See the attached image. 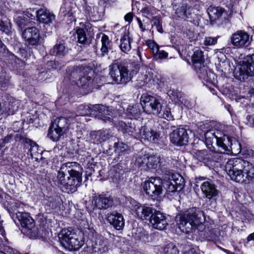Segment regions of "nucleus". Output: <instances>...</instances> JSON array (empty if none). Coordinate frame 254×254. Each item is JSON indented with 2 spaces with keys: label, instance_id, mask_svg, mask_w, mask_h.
<instances>
[{
  "label": "nucleus",
  "instance_id": "nucleus-1",
  "mask_svg": "<svg viewBox=\"0 0 254 254\" xmlns=\"http://www.w3.org/2000/svg\"><path fill=\"white\" fill-rule=\"evenodd\" d=\"M204 220L203 212L196 207L190 208L176 216L178 227L182 232L200 237L205 235Z\"/></svg>",
  "mask_w": 254,
  "mask_h": 254
},
{
  "label": "nucleus",
  "instance_id": "nucleus-2",
  "mask_svg": "<svg viewBox=\"0 0 254 254\" xmlns=\"http://www.w3.org/2000/svg\"><path fill=\"white\" fill-rule=\"evenodd\" d=\"M81 170L80 164L75 162L63 164L58 172V184L68 193L74 192L81 185Z\"/></svg>",
  "mask_w": 254,
  "mask_h": 254
},
{
  "label": "nucleus",
  "instance_id": "nucleus-3",
  "mask_svg": "<svg viewBox=\"0 0 254 254\" xmlns=\"http://www.w3.org/2000/svg\"><path fill=\"white\" fill-rule=\"evenodd\" d=\"M225 168L231 180L236 182L248 183L254 181V166L249 162L232 159L227 161Z\"/></svg>",
  "mask_w": 254,
  "mask_h": 254
},
{
  "label": "nucleus",
  "instance_id": "nucleus-4",
  "mask_svg": "<svg viewBox=\"0 0 254 254\" xmlns=\"http://www.w3.org/2000/svg\"><path fill=\"white\" fill-rule=\"evenodd\" d=\"M59 239L62 246L69 251H77L84 243L82 234L74 233L71 228L62 230Z\"/></svg>",
  "mask_w": 254,
  "mask_h": 254
},
{
  "label": "nucleus",
  "instance_id": "nucleus-5",
  "mask_svg": "<svg viewBox=\"0 0 254 254\" xmlns=\"http://www.w3.org/2000/svg\"><path fill=\"white\" fill-rule=\"evenodd\" d=\"M85 108V111L80 113V115L84 116L91 114L95 116L98 119L103 120L104 122H112L114 119L117 117V111L113 112L109 107H105L102 105L88 106H80L79 110H82Z\"/></svg>",
  "mask_w": 254,
  "mask_h": 254
},
{
  "label": "nucleus",
  "instance_id": "nucleus-6",
  "mask_svg": "<svg viewBox=\"0 0 254 254\" xmlns=\"http://www.w3.org/2000/svg\"><path fill=\"white\" fill-rule=\"evenodd\" d=\"M192 62L199 78L209 82H213L215 75L204 65V56L202 51L196 49L192 56Z\"/></svg>",
  "mask_w": 254,
  "mask_h": 254
},
{
  "label": "nucleus",
  "instance_id": "nucleus-7",
  "mask_svg": "<svg viewBox=\"0 0 254 254\" xmlns=\"http://www.w3.org/2000/svg\"><path fill=\"white\" fill-rule=\"evenodd\" d=\"M234 76L240 81H244L249 76H254V53L247 56L236 68Z\"/></svg>",
  "mask_w": 254,
  "mask_h": 254
},
{
  "label": "nucleus",
  "instance_id": "nucleus-8",
  "mask_svg": "<svg viewBox=\"0 0 254 254\" xmlns=\"http://www.w3.org/2000/svg\"><path fill=\"white\" fill-rule=\"evenodd\" d=\"M140 104L143 111L147 114L158 115L162 110V105L157 97L145 93L141 95Z\"/></svg>",
  "mask_w": 254,
  "mask_h": 254
},
{
  "label": "nucleus",
  "instance_id": "nucleus-9",
  "mask_svg": "<svg viewBox=\"0 0 254 254\" xmlns=\"http://www.w3.org/2000/svg\"><path fill=\"white\" fill-rule=\"evenodd\" d=\"M143 190L151 199H158L162 193L163 181L158 177H151L142 184Z\"/></svg>",
  "mask_w": 254,
  "mask_h": 254
},
{
  "label": "nucleus",
  "instance_id": "nucleus-10",
  "mask_svg": "<svg viewBox=\"0 0 254 254\" xmlns=\"http://www.w3.org/2000/svg\"><path fill=\"white\" fill-rule=\"evenodd\" d=\"M126 204L135 213L137 217L142 220L148 219L153 212L152 207L147 204H142L131 197L127 198Z\"/></svg>",
  "mask_w": 254,
  "mask_h": 254
},
{
  "label": "nucleus",
  "instance_id": "nucleus-11",
  "mask_svg": "<svg viewBox=\"0 0 254 254\" xmlns=\"http://www.w3.org/2000/svg\"><path fill=\"white\" fill-rule=\"evenodd\" d=\"M110 75L117 84L125 85L131 79L128 69L125 66L114 64L110 66Z\"/></svg>",
  "mask_w": 254,
  "mask_h": 254
},
{
  "label": "nucleus",
  "instance_id": "nucleus-12",
  "mask_svg": "<svg viewBox=\"0 0 254 254\" xmlns=\"http://www.w3.org/2000/svg\"><path fill=\"white\" fill-rule=\"evenodd\" d=\"M230 42L232 46L237 49L246 48L251 43L252 38L244 30H239L230 37Z\"/></svg>",
  "mask_w": 254,
  "mask_h": 254
},
{
  "label": "nucleus",
  "instance_id": "nucleus-13",
  "mask_svg": "<svg viewBox=\"0 0 254 254\" xmlns=\"http://www.w3.org/2000/svg\"><path fill=\"white\" fill-rule=\"evenodd\" d=\"M187 131L184 128H178L174 129L170 134V140L171 143L177 146H183L186 144L189 140Z\"/></svg>",
  "mask_w": 254,
  "mask_h": 254
},
{
  "label": "nucleus",
  "instance_id": "nucleus-14",
  "mask_svg": "<svg viewBox=\"0 0 254 254\" xmlns=\"http://www.w3.org/2000/svg\"><path fill=\"white\" fill-rule=\"evenodd\" d=\"M106 250L103 238L101 236L93 237L87 241L86 251L90 254L102 253Z\"/></svg>",
  "mask_w": 254,
  "mask_h": 254
},
{
  "label": "nucleus",
  "instance_id": "nucleus-15",
  "mask_svg": "<svg viewBox=\"0 0 254 254\" xmlns=\"http://www.w3.org/2000/svg\"><path fill=\"white\" fill-rule=\"evenodd\" d=\"M22 36L28 44L33 46L38 45L40 38L39 30L35 27L25 29Z\"/></svg>",
  "mask_w": 254,
  "mask_h": 254
},
{
  "label": "nucleus",
  "instance_id": "nucleus-16",
  "mask_svg": "<svg viewBox=\"0 0 254 254\" xmlns=\"http://www.w3.org/2000/svg\"><path fill=\"white\" fill-rule=\"evenodd\" d=\"M138 134L140 136L137 138V139H143L153 143H156L160 137V134L157 132L146 126L141 127L139 129Z\"/></svg>",
  "mask_w": 254,
  "mask_h": 254
},
{
  "label": "nucleus",
  "instance_id": "nucleus-17",
  "mask_svg": "<svg viewBox=\"0 0 254 254\" xmlns=\"http://www.w3.org/2000/svg\"><path fill=\"white\" fill-rule=\"evenodd\" d=\"M149 222L153 228L160 230L164 229L168 224L165 216L156 210L150 216Z\"/></svg>",
  "mask_w": 254,
  "mask_h": 254
},
{
  "label": "nucleus",
  "instance_id": "nucleus-18",
  "mask_svg": "<svg viewBox=\"0 0 254 254\" xmlns=\"http://www.w3.org/2000/svg\"><path fill=\"white\" fill-rule=\"evenodd\" d=\"M203 126H204V124L201 123L199 125V129L201 130L202 132H199V133H203L205 144L207 147L210 148L215 141H216L217 144V140H218L219 136L220 131L214 129L204 130L205 127H202Z\"/></svg>",
  "mask_w": 254,
  "mask_h": 254
},
{
  "label": "nucleus",
  "instance_id": "nucleus-19",
  "mask_svg": "<svg viewBox=\"0 0 254 254\" xmlns=\"http://www.w3.org/2000/svg\"><path fill=\"white\" fill-rule=\"evenodd\" d=\"M168 181H166L164 186L168 192H174L178 190H181L184 187V180L182 177L176 178V176L173 175L171 178H169Z\"/></svg>",
  "mask_w": 254,
  "mask_h": 254
},
{
  "label": "nucleus",
  "instance_id": "nucleus-20",
  "mask_svg": "<svg viewBox=\"0 0 254 254\" xmlns=\"http://www.w3.org/2000/svg\"><path fill=\"white\" fill-rule=\"evenodd\" d=\"M119 129L124 133H128L132 136L134 138L137 139L140 136L138 134V130L136 128V126L133 122H123L120 121L118 123Z\"/></svg>",
  "mask_w": 254,
  "mask_h": 254
},
{
  "label": "nucleus",
  "instance_id": "nucleus-21",
  "mask_svg": "<svg viewBox=\"0 0 254 254\" xmlns=\"http://www.w3.org/2000/svg\"><path fill=\"white\" fill-rule=\"evenodd\" d=\"M107 219L108 222L117 230H121L125 225V220L123 215L117 212L108 214Z\"/></svg>",
  "mask_w": 254,
  "mask_h": 254
},
{
  "label": "nucleus",
  "instance_id": "nucleus-22",
  "mask_svg": "<svg viewBox=\"0 0 254 254\" xmlns=\"http://www.w3.org/2000/svg\"><path fill=\"white\" fill-rule=\"evenodd\" d=\"M92 138L94 143L99 144L114 136L110 129H102L92 133Z\"/></svg>",
  "mask_w": 254,
  "mask_h": 254
},
{
  "label": "nucleus",
  "instance_id": "nucleus-23",
  "mask_svg": "<svg viewBox=\"0 0 254 254\" xmlns=\"http://www.w3.org/2000/svg\"><path fill=\"white\" fill-rule=\"evenodd\" d=\"M16 215L22 227L28 230H31L34 228V220L29 215V213L18 211L16 213Z\"/></svg>",
  "mask_w": 254,
  "mask_h": 254
},
{
  "label": "nucleus",
  "instance_id": "nucleus-24",
  "mask_svg": "<svg viewBox=\"0 0 254 254\" xmlns=\"http://www.w3.org/2000/svg\"><path fill=\"white\" fill-rule=\"evenodd\" d=\"M112 199L105 194L96 195L93 199V202L96 207L99 209H106L112 206Z\"/></svg>",
  "mask_w": 254,
  "mask_h": 254
},
{
  "label": "nucleus",
  "instance_id": "nucleus-25",
  "mask_svg": "<svg viewBox=\"0 0 254 254\" xmlns=\"http://www.w3.org/2000/svg\"><path fill=\"white\" fill-rule=\"evenodd\" d=\"M25 142L27 144H28L30 146L29 152L31 156L33 158H34L36 161H38L39 159L42 160L43 159L42 156L43 150L39 149L38 145L36 142L33 141L30 139H26Z\"/></svg>",
  "mask_w": 254,
  "mask_h": 254
},
{
  "label": "nucleus",
  "instance_id": "nucleus-26",
  "mask_svg": "<svg viewBox=\"0 0 254 254\" xmlns=\"http://www.w3.org/2000/svg\"><path fill=\"white\" fill-rule=\"evenodd\" d=\"M37 19L40 22L48 24L55 20V15L48 10L40 9L38 12Z\"/></svg>",
  "mask_w": 254,
  "mask_h": 254
},
{
  "label": "nucleus",
  "instance_id": "nucleus-27",
  "mask_svg": "<svg viewBox=\"0 0 254 254\" xmlns=\"http://www.w3.org/2000/svg\"><path fill=\"white\" fill-rule=\"evenodd\" d=\"M233 139V138L220 132L218 140H217V145L221 149L222 151L227 152Z\"/></svg>",
  "mask_w": 254,
  "mask_h": 254
},
{
  "label": "nucleus",
  "instance_id": "nucleus-28",
  "mask_svg": "<svg viewBox=\"0 0 254 254\" xmlns=\"http://www.w3.org/2000/svg\"><path fill=\"white\" fill-rule=\"evenodd\" d=\"M203 193L208 198H211L217 195L218 190L215 186L208 181L204 182L201 186Z\"/></svg>",
  "mask_w": 254,
  "mask_h": 254
},
{
  "label": "nucleus",
  "instance_id": "nucleus-29",
  "mask_svg": "<svg viewBox=\"0 0 254 254\" xmlns=\"http://www.w3.org/2000/svg\"><path fill=\"white\" fill-rule=\"evenodd\" d=\"M131 41L132 39L130 37L128 32H125L120 39L119 47L122 52L127 54L130 51L131 49Z\"/></svg>",
  "mask_w": 254,
  "mask_h": 254
},
{
  "label": "nucleus",
  "instance_id": "nucleus-30",
  "mask_svg": "<svg viewBox=\"0 0 254 254\" xmlns=\"http://www.w3.org/2000/svg\"><path fill=\"white\" fill-rule=\"evenodd\" d=\"M81 69L77 68L76 69V73L79 72L80 77L79 78L77 84L79 86L84 87L88 86L92 82L93 79L91 76L89 75V73H86V71L81 72Z\"/></svg>",
  "mask_w": 254,
  "mask_h": 254
},
{
  "label": "nucleus",
  "instance_id": "nucleus-31",
  "mask_svg": "<svg viewBox=\"0 0 254 254\" xmlns=\"http://www.w3.org/2000/svg\"><path fill=\"white\" fill-rule=\"evenodd\" d=\"M191 14L190 7L186 4H183L176 10L175 15L177 17L186 20Z\"/></svg>",
  "mask_w": 254,
  "mask_h": 254
},
{
  "label": "nucleus",
  "instance_id": "nucleus-32",
  "mask_svg": "<svg viewBox=\"0 0 254 254\" xmlns=\"http://www.w3.org/2000/svg\"><path fill=\"white\" fill-rule=\"evenodd\" d=\"M210 152L206 150H197L195 152L194 157L197 160L209 166Z\"/></svg>",
  "mask_w": 254,
  "mask_h": 254
},
{
  "label": "nucleus",
  "instance_id": "nucleus-33",
  "mask_svg": "<svg viewBox=\"0 0 254 254\" xmlns=\"http://www.w3.org/2000/svg\"><path fill=\"white\" fill-rule=\"evenodd\" d=\"M228 154L222 153V152H210V164L209 166L214 165L213 163L215 162H223L226 160V157Z\"/></svg>",
  "mask_w": 254,
  "mask_h": 254
},
{
  "label": "nucleus",
  "instance_id": "nucleus-34",
  "mask_svg": "<svg viewBox=\"0 0 254 254\" xmlns=\"http://www.w3.org/2000/svg\"><path fill=\"white\" fill-rule=\"evenodd\" d=\"M64 131L52 125L48 131V136L53 141H58L63 134Z\"/></svg>",
  "mask_w": 254,
  "mask_h": 254
},
{
  "label": "nucleus",
  "instance_id": "nucleus-35",
  "mask_svg": "<svg viewBox=\"0 0 254 254\" xmlns=\"http://www.w3.org/2000/svg\"><path fill=\"white\" fill-rule=\"evenodd\" d=\"M115 151L119 155H125L129 152V148L128 145L123 142H118L114 143Z\"/></svg>",
  "mask_w": 254,
  "mask_h": 254
},
{
  "label": "nucleus",
  "instance_id": "nucleus-36",
  "mask_svg": "<svg viewBox=\"0 0 254 254\" xmlns=\"http://www.w3.org/2000/svg\"><path fill=\"white\" fill-rule=\"evenodd\" d=\"M68 120L64 117L58 118L54 120L52 125L55 127L65 131L68 126Z\"/></svg>",
  "mask_w": 254,
  "mask_h": 254
},
{
  "label": "nucleus",
  "instance_id": "nucleus-37",
  "mask_svg": "<svg viewBox=\"0 0 254 254\" xmlns=\"http://www.w3.org/2000/svg\"><path fill=\"white\" fill-rule=\"evenodd\" d=\"M147 154H139L135 157V164L141 169H146V162L147 161Z\"/></svg>",
  "mask_w": 254,
  "mask_h": 254
},
{
  "label": "nucleus",
  "instance_id": "nucleus-38",
  "mask_svg": "<svg viewBox=\"0 0 254 254\" xmlns=\"http://www.w3.org/2000/svg\"><path fill=\"white\" fill-rule=\"evenodd\" d=\"M159 162L160 157L159 156L148 154L146 169L156 168Z\"/></svg>",
  "mask_w": 254,
  "mask_h": 254
},
{
  "label": "nucleus",
  "instance_id": "nucleus-39",
  "mask_svg": "<svg viewBox=\"0 0 254 254\" xmlns=\"http://www.w3.org/2000/svg\"><path fill=\"white\" fill-rule=\"evenodd\" d=\"M241 151V145L240 143L235 138L231 142V145L229 148V150L227 151V154H230V153L233 154H238Z\"/></svg>",
  "mask_w": 254,
  "mask_h": 254
},
{
  "label": "nucleus",
  "instance_id": "nucleus-40",
  "mask_svg": "<svg viewBox=\"0 0 254 254\" xmlns=\"http://www.w3.org/2000/svg\"><path fill=\"white\" fill-rule=\"evenodd\" d=\"M76 33L77 35V41L79 43L83 45L88 44L87 36L84 29L78 28L76 29Z\"/></svg>",
  "mask_w": 254,
  "mask_h": 254
},
{
  "label": "nucleus",
  "instance_id": "nucleus-41",
  "mask_svg": "<svg viewBox=\"0 0 254 254\" xmlns=\"http://www.w3.org/2000/svg\"><path fill=\"white\" fill-rule=\"evenodd\" d=\"M60 198L58 196L50 197L46 204L48 209H56L60 207Z\"/></svg>",
  "mask_w": 254,
  "mask_h": 254
},
{
  "label": "nucleus",
  "instance_id": "nucleus-42",
  "mask_svg": "<svg viewBox=\"0 0 254 254\" xmlns=\"http://www.w3.org/2000/svg\"><path fill=\"white\" fill-rule=\"evenodd\" d=\"M60 11L64 16H71L73 12L71 3L69 2H65L64 3L60 9Z\"/></svg>",
  "mask_w": 254,
  "mask_h": 254
},
{
  "label": "nucleus",
  "instance_id": "nucleus-43",
  "mask_svg": "<svg viewBox=\"0 0 254 254\" xmlns=\"http://www.w3.org/2000/svg\"><path fill=\"white\" fill-rule=\"evenodd\" d=\"M163 254H179L177 247L172 243L168 244L164 248Z\"/></svg>",
  "mask_w": 254,
  "mask_h": 254
},
{
  "label": "nucleus",
  "instance_id": "nucleus-44",
  "mask_svg": "<svg viewBox=\"0 0 254 254\" xmlns=\"http://www.w3.org/2000/svg\"><path fill=\"white\" fill-rule=\"evenodd\" d=\"M10 27V23L8 18L6 17H3L0 22V30L5 33H8L9 31Z\"/></svg>",
  "mask_w": 254,
  "mask_h": 254
},
{
  "label": "nucleus",
  "instance_id": "nucleus-45",
  "mask_svg": "<svg viewBox=\"0 0 254 254\" xmlns=\"http://www.w3.org/2000/svg\"><path fill=\"white\" fill-rule=\"evenodd\" d=\"M53 51L54 54L62 56H64L66 52L65 46L62 44L56 45L53 48Z\"/></svg>",
  "mask_w": 254,
  "mask_h": 254
},
{
  "label": "nucleus",
  "instance_id": "nucleus-46",
  "mask_svg": "<svg viewBox=\"0 0 254 254\" xmlns=\"http://www.w3.org/2000/svg\"><path fill=\"white\" fill-rule=\"evenodd\" d=\"M127 111L128 114L133 116L138 115L140 110L139 108V106L137 104H135L132 106H128Z\"/></svg>",
  "mask_w": 254,
  "mask_h": 254
},
{
  "label": "nucleus",
  "instance_id": "nucleus-47",
  "mask_svg": "<svg viewBox=\"0 0 254 254\" xmlns=\"http://www.w3.org/2000/svg\"><path fill=\"white\" fill-rule=\"evenodd\" d=\"M14 18L17 26L21 29L27 24V20L24 15L15 16Z\"/></svg>",
  "mask_w": 254,
  "mask_h": 254
},
{
  "label": "nucleus",
  "instance_id": "nucleus-48",
  "mask_svg": "<svg viewBox=\"0 0 254 254\" xmlns=\"http://www.w3.org/2000/svg\"><path fill=\"white\" fill-rule=\"evenodd\" d=\"M147 45L151 50L153 55H157V53H158L159 47L156 43L152 41H148L147 42Z\"/></svg>",
  "mask_w": 254,
  "mask_h": 254
},
{
  "label": "nucleus",
  "instance_id": "nucleus-49",
  "mask_svg": "<svg viewBox=\"0 0 254 254\" xmlns=\"http://www.w3.org/2000/svg\"><path fill=\"white\" fill-rule=\"evenodd\" d=\"M38 10H36L34 9L29 8L25 12V15L28 18L31 19H34L36 16L38 18Z\"/></svg>",
  "mask_w": 254,
  "mask_h": 254
},
{
  "label": "nucleus",
  "instance_id": "nucleus-50",
  "mask_svg": "<svg viewBox=\"0 0 254 254\" xmlns=\"http://www.w3.org/2000/svg\"><path fill=\"white\" fill-rule=\"evenodd\" d=\"M217 41L216 37H206L204 40V44L206 46H212L215 45Z\"/></svg>",
  "mask_w": 254,
  "mask_h": 254
},
{
  "label": "nucleus",
  "instance_id": "nucleus-51",
  "mask_svg": "<svg viewBox=\"0 0 254 254\" xmlns=\"http://www.w3.org/2000/svg\"><path fill=\"white\" fill-rule=\"evenodd\" d=\"M210 10L217 18L221 17L224 12V9L220 7H213Z\"/></svg>",
  "mask_w": 254,
  "mask_h": 254
},
{
  "label": "nucleus",
  "instance_id": "nucleus-52",
  "mask_svg": "<svg viewBox=\"0 0 254 254\" xmlns=\"http://www.w3.org/2000/svg\"><path fill=\"white\" fill-rule=\"evenodd\" d=\"M162 116L164 119H166L167 120H174V117L171 114V110L170 108H166L164 111V113Z\"/></svg>",
  "mask_w": 254,
  "mask_h": 254
},
{
  "label": "nucleus",
  "instance_id": "nucleus-53",
  "mask_svg": "<svg viewBox=\"0 0 254 254\" xmlns=\"http://www.w3.org/2000/svg\"><path fill=\"white\" fill-rule=\"evenodd\" d=\"M101 42L102 46L110 47V41L109 38L104 34H102Z\"/></svg>",
  "mask_w": 254,
  "mask_h": 254
},
{
  "label": "nucleus",
  "instance_id": "nucleus-54",
  "mask_svg": "<svg viewBox=\"0 0 254 254\" xmlns=\"http://www.w3.org/2000/svg\"><path fill=\"white\" fill-rule=\"evenodd\" d=\"M152 8L149 7H144L143 8L141 11L145 16H148L153 14L152 12Z\"/></svg>",
  "mask_w": 254,
  "mask_h": 254
},
{
  "label": "nucleus",
  "instance_id": "nucleus-55",
  "mask_svg": "<svg viewBox=\"0 0 254 254\" xmlns=\"http://www.w3.org/2000/svg\"><path fill=\"white\" fill-rule=\"evenodd\" d=\"M157 55H158V58L161 59H165L168 56V54L166 52H165L164 50H159L158 53H157Z\"/></svg>",
  "mask_w": 254,
  "mask_h": 254
},
{
  "label": "nucleus",
  "instance_id": "nucleus-56",
  "mask_svg": "<svg viewBox=\"0 0 254 254\" xmlns=\"http://www.w3.org/2000/svg\"><path fill=\"white\" fill-rule=\"evenodd\" d=\"M109 47H110L102 46L100 50L101 52V56L102 57H104L105 56L108 54L109 52Z\"/></svg>",
  "mask_w": 254,
  "mask_h": 254
},
{
  "label": "nucleus",
  "instance_id": "nucleus-57",
  "mask_svg": "<svg viewBox=\"0 0 254 254\" xmlns=\"http://www.w3.org/2000/svg\"><path fill=\"white\" fill-rule=\"evenodd\" d=\"M152 21L153 23V25L155 26H158L159 25H160L161 24L159 18L157 16H155V17H153Z\"/></svg>",
  "mask_w": 254,
  "mask_h": 254
},
{
  "label": "nucleus",
  "instance_id": "nucleus-58",
  "mask_svg": "<svg viewBox=\"0 0 254 254\" xmlns=\"http://www.w3.org/2000/svg\"><path fill=\"white\" fill-rule=\"evenodd\" d=\"M132 18L133 15L131 13H128L125 16V20L129 22L132 21Z\"/></svg>",
  "mask_w": 254,
  "mask_h": 254
},
{
  "label": "nucleus",
  "instance_id": "nucleus-59",
  "mask_svg": "<svg viewBox=\"0 0 254 254\" xmlns=\"http://www.w3.org/2000/svg\"><path fill=\"white\" fill-rule=\"evenodd\" d=\"M23 203L19 201H15L13 203L12 208L15 209L16 208H20L21 206H23Z\"/></svg>",
  "mask_w": 254,
  "mask_h": 254
},
{
  "label": "nucleus",
  "instance_id": "nucleus-60",
  "mask_svg": "<svg viewBox=\"0 0 254 254\" xmlns=\"http://www.w3.org/2000/svg\"><path fill=\"white\" fill-rule=\"evenodd\" d=\"M142 51V49H140V48H138L136 51V54L137 57L139 58V61L140 62L142 61V57H141V52Z\"/></svg>",
  "mask_w": 254,
  "mask_h": 254
},
{
  "label": "nucleus",
  "instance_id": "nucleus-61",
  "mask_svg": "<svg viewBox=\"0 0 254 254\" xmlns=\"http://www.w3.org/2000/svg\"><path fill=\"white\" fill-rule=\"evenodd\" d=\"M184 254H196V253L194 249L191 248L189 249L187 251H186Z\"/></svg>",
  "mask_w": 254,
  "mask_h": 254
},
{
  "label": "nucleus",
  "instance_id": "nucleus-62",
  "mask_svg": "<svg viewBox=\"0 0 254 254\" xmlns=\"http://www.w3.org/2000/svg\"><path fill=\"white\" fill-rule=\"evenodd\" d=\"M247 240L248 242H250L251 241H254V232L250 234L248 236Z\"/></svg>",
  "mask_w": 254,
  "mask_h": 254
},
{
  "label": "nucleus",
  "instance_id": "nucleus-63",
  "mask_svg": "<svg viewBox=\"0 0 254 254\" xmlns=\"http://www.w3.org/2000/svg\"><path fill=\"white\" fill-rule=\"evenodd\" d=\"M138 23L139 24V27L140 29H141L142 30H144L145 29L143 28V24L141 22V21L139 19H137Z\"/></svg>",
  "mask_w": 254,
  "mask_h": 254
},
{
  "label": "nucleus",
  "instance_id": "nucleus-64",
  "mask_svg": "<svg viewBox=\"0 0 254 254\" xmlns=\"http://www.w3.org/2000/svg\"><path fill=\"white\" fill-rule=\"evenodd\" d=\"M156 27V28H157V30L158 31H159V32H161V33H162L163 32V29H162L161 24Z\"/></svg>",
  "mask_w": 254,
  "mask_h": 254
}]
</instances>
